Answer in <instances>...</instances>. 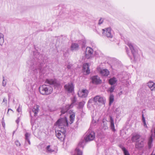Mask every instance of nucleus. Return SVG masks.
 <instances>
[{"label":"nucleus","instance_id":"11","mask_svg":"<svg viewBox=\"0 0 155 155\" xmlns=\"http://www.w3.org/2000/svg\"><path fill=\"white\" fill-rule=\"evenodd\" d=\"M93 100L95 102H98L99 103L104 104L105 101V98L100 95H97L94 98Z\"/></svg>","mask_w":155,"mask_h":155},{"label":"nucleus","instance_id":"41","mask_svg":"<svg viewBox=\"0 0 155 155\" xmlns=\"http://www.w3.org/2000/svg\"><path fill=\"white\" fill-rule=\"evenodd\" d=\"M3 77V81H2V85L3 86H5V85L6 84V82L5 81V80L4 79V77Z\"/></svg>","mask_w":155,"mask_h":155},{"label":"nucleus","instance_id":"23","mask_svg":"<svg viewBox=\"0 0 155 155\" xmlns=\"http://www.w3.org/2000/svg\"><path fill=\"white\" fill-rule=\"evenodd\" d=\"M32 55L35 58H37L40 57V53L38 52L36 48L34 49L32 51Z\"/></svg>","mask_w":155,"mask_h":155},{"label":"nucleus","instance_id":"20","mask_svg":"<svg viewBox=\"0 0 155 155\" xmlns=\"http://www.w3.org/2000/svg\"><path fill=\"white\" fill-rule=\"evenodd\" d=\"M71 108V105H66L64 107L61 109V114H65Z\"/></svg>","mask_w":155,"mask_h":155},{"label":"nucleus","instance_id":"17","mask_svg":"<svg viewBox=\"0 0 155 155\" xmlns=\"http://www.w3.org/2000/svg\"><path fill=\"white\" fill-rule=\"evenodd\" d=\"M109 121L110 123V127L111 130L114 132L115 131V129L114 127V119L112 117L111 115L109 116Z\"/></svg>","mask_w":155,"mask_h":155},{"label":"nucleus","instance_id":"16","mask_svg":"<svg viewBox=\"0 0 155 155\" xmlns=\"http://www.w3.org/2000/svg\"><path fill=\"white\" fill-rule=\"evenodd\" d=\"M83 71L86 72L87 74H89L90 73V69H89V66L88 63H85L83 65Z\"/></svg>","mask_w":155,"mask_h":155},{"label":"nucleus","instance_id":"7","mask_svg":"<svg viewBox=\"0 0 155 155\" xmlns=\"http://www.w3.org/2000/svg\"><path fill=\"white\" fill-rule=\"evenodd\" d=\"M102 34L104 36L107 37L108 38L111 39H110L111 41H113L114 40V38H113V35L112 33L111 29L110 28H107L102 29Z\"/></svg>","mask_w":155,"mask_h":155},{"label":"nucleus","instance_id":"30","mask_svg":"<svg viewBox=\"0 0 155 155\" xmlns=\"http://www.w3.org/2000/svg\"><path fill=\"white\" fill-rule=\"evenodd\" d=\"M71 103L70 105H71V108H72L74 105L77 104V98L76 97L74 96L71 98Z\"/></svg>","mask_w":155,"mask_h":155},{"label":"nucleus","instance_id":"2","mask_svg":"<svg viewBox=\"0 0 155 155\" xmlns=\"http://www.w3.org/2000/svg\"><path fill=\"white\" fill-rule=\"evenodd\" d=\"M30 59L27 62L29 68L30 69L35 71L37 70H38L39 71H41L42 66L43 65L42 63L41 64L39 63L38 59Z\"/></svg>","mask_w":155,"mask_h":155},{"label":"nucleus","instance_id":"37","mask_svg":"<svg viewBox=\"0 0 155 155\" xmlns=\"http://www.w3.org/2000/svg\"><path fill=\"white\" fill-rule=\"evenodd\" d=\"M85 103L84 101L80 102L79 103V108H82L84 105Z\"/></svg>","mask_w":155,"mask_h":155},{"label":"nucleus","instance_id":"44","mask_svg":"<svg viewBox=\"0 0 155 155\" xmlns=\"http://www.w3.org/2000/svg\"><path fill=\"white\" fill-rule=\"evenodd\" d=\"M2 126L4 127H5V123L4 121L3 118H2Z\"/></svg>","mask_w":155,"mask_h":155},{"label":"nucleus","instance_id":"53","mask_svg":"<svg viewBox=\"0 0 155 155\" xmlns=\"http://www.w3.org/2000/svg\"><path fill=\"white\" fill-rule=\"evenodd\" d=\"M25 81V79H24V81Z\"/></svg>","mask_w":155,"mask_h":155},{"label":"nucleus","instance_id":"10","mask_svg":"<svg viewBox=\"0 0 155 155\" xmlns=\"http://www.w3.org/2000/svg\"><path fill=\"white\" fill-rule=\"evenodd\" d=\"M93 50L91 48L87 47L84 52L85 56L86 58H90L92 57Z\"/></svg>","mask_w":155,"mask_h":155},{"label":"nucleus","instance_id":"29","mask_svg":"<svg viewBox=\"0 0 155 155\" xmlns=\"http://www.w3.org/2000/svg\"><path fill=\"white\" fill-rule=\"evenodd\" d=\"M120 147L121 149L123 152L124 155H130L128 150L124 147L122 145H120Z\"/></svg>","mask_w":155,"mask_h":155},{"label":"nucleus","instance_id":"35","mask_svg":"<svg viewBox=\"0 0 155 155\" xmlns=\"http://www.w3.org/2000/svg\"><path fill=\"white\" fill-rule=\"evenodd\" d=\"M120 108L119 107L116 108L115 110L114 111L115 113L117 115L116 117L118 118V116L120 115Z\"/></svg>","mask_w":155,"mask_h":155},{"label":"nucleus","instance_id":"8","mask_svg":"<svg viewBox=\"0 0 155 155\" xmlns=\"http://www.w3.org/2000/svg\"><path fill=\"white\" fill-rule=\"evenodd\" d=\"M56 135L57 138L61 141H63L65 139L66 130L65 129H63L60 130L55 131Z\"/></svg>","mask_w":155,"mask_h":155},{"label":"nucleus","instance_id":"47","mask_svg":"<svg viewBox=\"0 0 155 155\" xmlns=\"http://www.w3.org/2000/svg\"><path fill=\"white\" fill-rule=\"evenodd\" d=\"M3 102H5V103H7V100L6 98H4L3 99Z\"/></svg>","mask_w":155,"mask_h":155},{"label":"nucleus","instance_id":"55","mask_svg":"<svg viewBox=\"0 0 155 155\" xmlns=\"http://www.w3.org/2000/svg\"><path fill=\"white\" fill-rule=\"evenodd\" d=\"M153 155H155V154H153Z\"/></svg>","mask_w":155,"mask_h":155},{"label":"nucleus","instance_id":"38","mask_svg":"<svg viewBox=\"0 0 155 155\" xmlns=\"http://www.w3.org/2000/svg\"><path fill=\"white\" fill-rule=\"evenodd\" d=\"M115 89V87L114 86H111L109 88L108 90L111 93L113 92L114 90Z\"/></svg>","mask_w":155,"mask_h":155},{"label":"nucleus","instance_id":"1","mask_svg":"<svg viewBox=\"0 0 155 155\" xmlns=\"http://www.w3.org/2000/svg\"><path fill=\"white\" fill-rule=\"evenodd\" d=\"M45 83L48 84L41 85L39 88V91L40 94L44 95H48L52 93L53 90L52 86H57L59 85L52 79H47Z\"/></svg>","mask_w":155,"mask_h":155},{"label":"nucleus","instance_id":"33","mask_svg":"<svg viewBox=\"0 0 155 155\" xmlns=\"http://www.w3.org/2000/svg\"><path fill=\"white\" fill-rule=\"evenodd\" d=\"M4 36L2 33H0V45H2L4 41Z\"/></svg>","mask_w":155,"mask_h":155},{"label":"nucleus","instance_id":"6","mask_svg":"<svg viewBox=\"0 0 155 155\" xmlns=\"http://www.w3.org/2000/svg\"><path fill=\"white\" fill-rule=\"evenodd\" d=\"M95 135L94 132L91 129H89L86 133L85 141L86 142L92 141L95 139Z\"/></svg>","mask_w":155,"mask_h":155},{"label":"nucleus","instance_id":"54","mask_svg":"<svg viewBox=\"0 0 155 155\" xmlns=\"http://www.w3.org/2000/svg\"><path fill=\"white\" fill-rule=\"evenodd\" d=\"M127 54H128V53H127Z\"/></svg>","mask_w":155,"mask_h":155},{"label":"nucleus","instance_id":"31","mask_svg":"<svg viewBox=\"0 0 155 155\" xmlns=\"http://www.w3.org/2000/svg\"><path fill=\"white\" fill-rule=\"evenodd\" d=\"M67 5L65 4H61L59 5V8H60L61 9L63 12H64L66 8Z\"/></svg>","mask_w":155,"mask_h":155},{"label":"nucleus","instance_id":"51","mask_svg":"<svg viewBox=\"0 0 155 155\" xmlns=\"http://www.w3.org/2000/svg\"><path fill=\"white\" fill-rule=\"evenodd\" d=\"M8 97H9H9H10V95H8Z\"/></svg>","mask_w":155,"mask_h":155},{"label":"nucleus","instance_id":"48","mask_svg":"<svg viewBox=\"0 0 155 155\" xmlns=\"http://www.w3.org/2000/svg\"><path fill=\"white\" fill-rule=\"evenodd\" d=\"M71 64H69L67 66V68L68 69H69L71 68Z\"/></svg>","mask_w":155,"mask_h":155},{"label":"nucleus","instance_id":"3","mask_svg":"<svg viewBox=\"0 0 155 155\" xmlns=\"http://www.w3.org/2000/svg\"><path fill=\"white\" fill-rule=\"evenodd\" d=\"M68 123L66 117L60 118L54 124V125L61 129H65V127L68 126Z\"/></svg>","mask_w":155,"mask_h":155},{"label":"nucleus","instance_id":"45","mask_svg":"<svg viewBox=\"0 0 155 155\" xmlns=\"http://www.w3.org/2000/svg\"><path fill=\"white\" fill-rule=\"evenodd\" d=\"M96 123V121H93V120L91 124V125L92 126L93 125H94V126H95V124H95Z\"/></svg>","mask_w":155,"mask_h":155},{"label":"nucleus","instance_id":"18","mask_svg":"<svg viewBox=\"0 0 155 155\" xmlns=\"http://www.w3.org/2000/svg\"><path fill=\"white\" fill-rule=\"evenodd\" d=\"M30 134L28 133H26L25 134V144L24 145V147H25L27 145V143L28 142L29 145H30L31 142L29 140V137L30 136Z\"/></svg>","mask_w":155,"mask_h":155},{"label":"nucleus","instance_id":"52","mask_svg":"<svg viewBox=\"0 0 155 155\" xmlns=\"http://www.w3.org/2000/svg\"><path fill=\"white\" fill-rule=\"evenodd\" d=\"M26 150H28V148H26Z\"/></svg>","mask_w":155,"mask_h":155},{"label":"nucleus","instance_id":"46","mask_svg":"<svg viewBox=\"0 0 155 155\" xmlns=\"http://www.w3.org/2000/svg\"><path fill=\"white\" fill-rule=\"evenodd\" d=\"M20 121V117H18L17 119L16 120V123L18 124Z\"/></svg>","mask_w":155,"mask_h":155},{"label":"nucleus","instance_id":"5","mask_svg":"<svg viewBox=\"0 0 155 155\" xmlns=\"http://www.w3.org/2000/svg\"><path fill=\"white\" fill-rule=\"evenodd\" d=\"M127 45L129 47L134 58H138V48L137 46L134 44L130 42H128Z\"/></svg>","mask_w":155,"mask_h":155},{"label":"nucleus","instance_id":"22","mask_svg":"<svg viewBox=\"0 0 155 155\" xmlns=\"http://www.w3.org/2000/svg\"><path fill=\"white\" fill-rule=\"evenodd\" d=\"M140 136L138 134H135L133 135L131 138V140L133 142H136V143L138 141L140 138Z\"/></svg>","mask_w":155,"mask_h":155},{"label":"nucleus","instance_id":"14","mask_svg":"<svg viewBox=\"0 0 155 155\" xmlns=\"http://www.w3.org/2000/svg\"><path fill=\"white\" fill-rule=\"evenodd\" d=\"M64 88L69 93H71L74 90V87L71 83L66 84L64 86Z\"/></svg>","mask_w":155,"mask_h":155},{"label":"nucleus","instance_id":"32","mask_svg":"<svg viewBox=\"0 0 155 155\" xmlns=\"http://www.w3.org/2000/svg\"><path fill=\"white\" fill-rule=\"evenodd\" d=\"M144 111L145 110H143L142 112V120L144 126V127H147V125L146 123L145 119L144 116Z\"/></svg>","mask_w":155,"mask_h":155},{"label":"nucleus","instance_id":"50","mask_svg":"<svg viewBox=\"0 0 155 155\" xmlns=\"http://www.w3.org/2000/svg\"><path fill=\"white\" fill-rule=\"evenodd\" d=\"M15 131H13V135L15 133Z\"/></svg>","mask_w":155,"mask_h":155},{"label":"nucleus","instance_id":"15","mask_svg":"<svg viewBox=\"0 0 155 155\" xmlns=\"http://www.w3.org/2000/svg\"><path fill=\"white\" fill-rule=\"evenodd\" d=\"M39 107V106L38 105H35L34 106L32 109V112H30L31 117H32V113H34V115L35 116L37 115V114L38 112Z\"/></svg>","mask_w":155,"mask_h":155},{"label":"nucleus","instance_id":"36","mask_svg":"<svg viewBox=\"0 0 155 155\" xmlns=\"http://www.w3.org/2000/svg\"><path fill=\"white\" fill-rule=\"evenodd\" d=\"M26 89H27L28 91H31L32 89L31 85V84L28 83L27 84L26 86Z\"/></svg>","mask_w":155,"mask_h":155},{"label":"nucleus","instance_id":"24","mask_svg":"<svg viewBox=\"0 0 155 155\" xmlns=\"http://www.w3.org/2000/svg\"><path fill=\"white\" fill-rule=\"evenodd\" d=\"M148 85L151 90H155V83L150 81L148 83Z\"/></svg>","mask_w":155,"mask_h":155},{"label":"nucleus","instance_id":"39","mask_svg":"<svg viewBox=\"0 0 155 155\" xmlns=\"http://www.w3.org/2000/svg\"><path fill=\"white\" fill-rule=\"evenodd\" d=\"M15 143L17 147H20L21 146V143L18 140L15 141Z\"/></svg>","mask_w":155,"mask_h":155},{"label":"nucleus","instance_id":"13","mask_svg":"<svg viewBox=\"0 0 155 155\" xmlns=\"http://www.w3.org/2000/svg\"><path fill=\"white\" fill-rule=\"evenodd\" d=\"M88 92L86 89H83L81 91H79L78 93V96L81 97L85 98L88 95Z\"/></svg>","mask_w":155,"mask_h":155},{"label":"nucleus","instance_id":"34","mask_svg":"<svg viewBox=\"0 0 155 155\" xmlns=\"http://www.w3.org/2000/svg\"><path fill=\"white\" fill-rule=\"evenodd\" d=\"M109 104L111 105L114 101V96L112 94H110L109 98Z\"/></svg>","mask_w":155,"mask_h":155},{"label":"nucleus","instance_id":"12","mask_svg":"<svg viewBox=\"0 0 155 155\" xmlns=\"http://www.w3.org/2000/svg\"><path fill=\"white\" fill-rule=\"evenodd\" d=\"M92 83L95 84H100L101 83V80L100 78L97 75H95L92 76L91 78Z\"/></svg>","mask_w":155,"mask_h":155},{"label":"nucleus","instance_id":"25","mask_svg":"<svg viewBox=\"0 0 155 155\" xmlns=\"http://www.w3.org/2000/svg\"><path fill=\"white\" fill-rule=\"evenodd\" d=\"M117 81L116 78L114 77L109 80V83L111 85H113L114 84L117 82Z\"/></svg>","mask_w":155,"mask_h":155},{"label":"nucleus","instance_id":"43","mask_svg":"<svg viewBox=\"0 0 155 155\" xmlns=\"http://www.w3.org/2000/svg\"><path fill=\"white\" fill-rule=\"evenodd\" d=\"M17 111L18 113H20V114H21V108L20 107V106H19L18 107V109L17 110Z\"/></svg>","mask_w":155,"mask_h":155},{"label":"nucleus","instance_id":"21","mask_svg":"<svg viewBox=\"0 0 155 155\" xmlns=\"http://www.w3.org/2000/svg\"><path fill=\"white\" fill-rule=\"evenodd\" d=\"M100 73L101 75L105 76H107L109 74V71L107 69L101 70Z\"/></svg>","mask_w":155,"mask_h":155},{"label":"nucleus","instance_id":"19","mask_svg":"<svg viewBox=\"0 0 155 155\" xmlns=\"http://www.w3.org/2000/svg\"><path fill=\"white\" fill-rule=\"evenodd\" d=\"M144 146V140H140L136 143L135 147L137 148H142Z\"/></svg>","mask_w":155,"mask_h":155},{"label":"nucleus","instance_id":"42","mask_svg":"<svg viewBox=\"0 0 155 155\" xmlns=\"http://www.w3.org/2000/svg\"><path fill=\"white\" fill-rule=\"evenodd\" d=\"M102 127H103V128L104 130H106L108 128V127H107V124H104L103 125Z\"/></svg>","mask_w":155,"mask_h":155},{"label":"nucleus","instance_id":"4","mask_svg":"<svg viewBox=\"0 0 155 155\" xmlns=\"http://www.w3.org/2000/svg\"><path fill=\"white\" fill-rule=\"evenodd\" d=\"M86 42L85 40H82L78 41V44L73 43L71 46V50L72 51H76L79 49V45H81L82 48L83 49L85 47V44Z\"/></svg>","mask_w":155,"mask_h":155},{"label":"nucleus","instance_id":"26","mask_svg":"<svg viewBox=\"0 0 155 155\" xmlns=\"http://www.w3.org/2000/svg\"><path fill=\"white\" fill-rule=\"evenodd\" d=\"M153 140V138L152 136H151L149 137L148 143V148L149 149H150L152 147L153 145L152 144V142Z\"/></svg>","mask_w":155,"mask_h":155},{"label":"nucleus","instance_id":"28","mask_svg":"<svg viewBox=\"0 0 155 155\" xmlns=\"http://www.w3.org/2000/svg\"><path fill=\"white\" fill-rule=\"evenodd\" d=\"M46 152L48 153H51L54 151V150L52 149L51 147V146L48 145L45 148Z\"/></svg>","mask_w":155,"mask_h":155},{"label":"nucleus","instance_id":"49","mask_svg":"<svg viewBox=\"0 0 155 155\" xmlns=\"http://www.w3.org/2000/svg\"><path fill=\"white\" fill-rule=\"evenodd\" d=\"M10 111L12 112V113L13 112V111H12V109H8V112H7L8 114L9 112H10Z\"/></svg>","mask_w":155,"mask_h":155},{"label":"nucleus","instance_id":"27","mask_svg":"<svg viewBox=\"0 0 155 155\" xmlns=\"http://www.w3.org/2000/svg\"><path fill=\"white\" fill-rule=\"evenodd\" d=\"M75 117V114L74 113H73L72 114H71L70 117V122L69 123L70 124H71L74 122Z\"/></svg>","mask_w":155,"mask_h":155},{"label":"nucleus","instance_id":"40","mask_svg":"<svg viewBox=\"0 0 155 155\" xmlns=\"http://www.w3.org/2000/svg\"><path fill=\"white\" fill-rule=\"evenodd\" d=\"M103 21H104V19H103V18H101L100 19V20H99V22L98 23V25H101V24H102Z\"/></svg>","mask_w":155,"mask_h":155},{"label":"nucleus","instance_id":"9","mask_svg":"<svg viewBox=\"0 0 155 155\" xmlns=\"http://www.w3.org/2000/svg\"><path fill=\"white\" fill-rule=\"evenodd\" d=\"M84 147V141H81L79 142L78 147L76 148L74 155H82V151L80 150V149L81 148L83 149Z\"/></svg>","mask_w":155,"mask_h":155}]
</instances>
